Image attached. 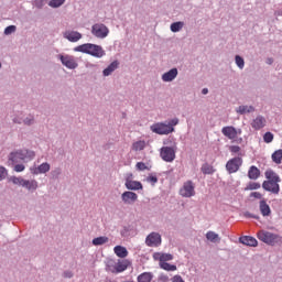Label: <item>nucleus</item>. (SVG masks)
I'll return each instance as SVG.
<instances>
[{"label":"nucleus","mask_w":282,"mask_h":282,"mask_svg":"<svg viewBox=\"0 0 282 282\" xmlns=\"http://www.w3.org/2000/svg\"><path fill=\"white\" fill-rule=\"evenodd\" d=\"M177 124H180V119L174 118L169 121L153 123L150 127V130L158 135H169L170 133L175 132V127H177Z\"/></svg>","instance_id":"f257e3e1"},{"label":"nucleus","mask_w":282,"mask_h":282,"mask_svg":"<svg viewBox=\"0 0 282 282\" xmlns=\"http://www.w3.org/2000/svg\"><path fill=\"white\" fill-rule=\"evenodd\" d=\"M36 154L32 150H15L8 155L9 166H14V164H20V162H32V159Z\"/></svg>","instance_id":"f03ea898"},{"label":"nucleus","mask_w":282,"mask_h":282,"mask_svg":"<svg viewBox=\"0 0 282 282\" xmlns=\"http://www.w3.org/2000/svg\"><path fill=\"white\" fill-rule=\"evenodd\" d=\"M74 52H82L83 54H89L95 56V58H102L105 56V50L102 46L91 43L82 44L74 48Z\"/></svg>","instance_id":"7ed1b4c3"},{"label":"nucleus","mask_w":282,"mask_h":282,"mask_svg":"<svg viewBox=\"0 0 282 282\" xmlns=\"http://www.w3.org/2000/svg\"><path fill=\"white\" fill-rule=\"evenodd\" d=\"M257 237L260 241L267 243V246H279L282 243V237L270 231L260 230L258 231Z\"/></svg>","instance_id":"20e7f679"},{"label":"nucleus","mask_w":282,"mask_h":282,"mask_svg":"<svg viewBox=\"0 0 282 282\" xmlns=\"http://www.w3.org/2000/svg\"><path fill=\"white\" fill-rule=\"evenodd\" d=\"M10 182L15 184L17 186H22V188H26L29 193H34L39 188V182L36 180H25L21 176H11Z\"/></svg>","instance_id":"39448f33"},{"label":"nucleus","mask_w":282,"mask_h":282,"mask_svg":"<svg viewBox=\"0 0 282 282\" xmlns=\"http://www.w3.org/2000/svg\"><path fill=\"white\" fill-rule=\"evenodd\" d=\"M91 34L96 36V39H107V36H109V28L104 23H96L91 26Z\"/></svg>","instance_id":"423d86ee"},{"label":"nucleus","mask_w":282,"mask_h":282,"mask_svg":"<svg viewBox=\"0 0 282 282\" xmlns=\"http://www.w3.org/2000/svg\"><path fill=\"white\" fill-rule=\"evenodd\" d=\"M57 58H59L62 65L67 67V69H76L78 67V62L74 55L59 54L57 55Z\"/></svg>","instance_id":"0eeeda50"},{"label":"nucleus","mask_w":282,"mask_h":282,"mask_svg":"<svg viewBox=\"0 0 282 282\" xmlns=\"http://www.w3.org/2000/svg\"><path fill=\"white\" fill-rule=\"evenodd\" d=\"M175 148L163 147L160 150V155L164 162H173L175 160Z\"/></svg>","instance_id":"6e6552de"},{"label":"nucleus","mask_w":282,"mask_h":282,"mask_svg":"<svg viewBox=\"0 0 282 282\" xmlns=\"http://www.w3.org/2000/svg\"><path fill=\"white\" fill-rule=\"evenodd\" d=\"M242 164H243V159H241L240 156H236L227 162L226 169L228 173H237V171L241 169Z\"/></svg>","instance_id":"1a4fd4ad"},{"label":"nucleus","mask_w":282,"mask_h":282,"mask_svg":"<svg viewBox=\"0 0 282 282\" xmlns=\"http://www.w3.org/2000/svg\"><path fill=\"white\" fill-rule=\"evenodd\" d=\"M280 182L274 181H264L262 183V188L268 193H273V195H279L281 191V186L279 185Z\"/></svg>","instance_id":"9d476101"},{"label":"nucleus","mask_w":282,"mask_h":282,"mask_svg":"<svg viewBox=\"0 0 282 282\" xmlns=\"http://www.w3.org/2000/svg\"><path fill=\"white\" fill-rule=\"evenodd\" d=\"M180 195L182 197L195 196V185H193V181H187L184 183L183 187L180 189Z\"/></svg>","instance_id":"9b49d317"},{"label":"nucleus","mask_w":282,"mask_h":282,"mask_svg":"<svg viewBox=\"0 0 282 282\" xmlns=\"http://www.w3.org/2000/svg\"><path fill=\"white\" fill-rule=\"evenodd\" d=\"M131 177H133V174H129V176L126 178V188H128V191H142V183L139 181H133Z\"/></svg>","instance_id":"f8f14e48"},{"label":"nucleus","mask_w":282,"mask_h":282,"mask_svg":"<svg viewBox=\"0 0 282 282\" xmlns=\"http://www.w3.org/2000/svg\"><path fill=\"white\" fill-rule=\"evenodd\" d=\"M147 246L152 248L153 246L158 247L162 243V236L158 232H151L145 239Z\"/></svg>","instance_id":"ddd939ff"},{"label":"nucleus","mask_w":282,"mask_h":282,"mask_svg":"<svg viewBox=\"0 0 282 282\" xmlns=\"http://www.w3.org/2000/svg\"><path fill=\"white\" fill-rule=\"evenodd\" d=\"M64 39H67L70 43H78L83 39V34L78 31H66L63 34Z\"/></svg>","instance_id":"4468645a"},{"label":"nucleus","mask_w":282,"mask_h":282,"mask_svg":"<svg viewBox=\"0 0 282 282\" xmlns=\"http://www.w3.org/2000/svg\"><path fill=\"white\" fill-rule=\"evenodd\" d=\"M123 204L133 205L134 202H138V194L133 192H123L121 195Z\"/></svg>","instance_id":"2eb2a0df"},{"label":"nucleus","mask_w":282,"mask_h":282,"mask_svg":"<svg viewBox=\"0 0 282 282\" xmlns=\"http://www.w3.org/2000/svg\"><path fill=\"white\" fill-rule=\"evenodd\" d=\"M223 135L228 138V140H236L237 139V128L232 126H227L221 129Z\"/></svg>","instance_id":"dca6fc26"},{"label":"nucleus","mask_w":282,"mask_h":282,"mask_svg":"<svg viewBox=\"0 0 282 282\" xmlns=\"http://www.w3.org/2000/svg\"><path fill=\"white\" fill-rule=\"evenodd\" d=\"M177 74H180V72L177 70V68L174 67L169 72L164 73L161 78L163 83H173V80L177 78Z\"/></svg>","instance_id":"f3484780"},{"label":"nucleus","mask_w":282,"mask_h":282,"mask_svg":"<svg viewBox=\"0 0 282 282\" xmlns=\"http://www.w3.org/2000/svg\"><path fill=\"white\" fill-rule=\"evenodd\" d=\"M267 122L268 121L265 120V117L259 115L256 119L252 120L251 127L256 131H259V130L263 129V127H265Z\"/></svg>","instance_id":"a211bd4d"},{"label":"nucleus","mask_w":282,"mask_h":282,"mask_svg":"<svg viewBox=\"0 0 282 282\" xmlns=\"http://www.w3.org/2000/svg\"><path fill=\"white\" fill-rule=\"evenodd\" d=\"M239 241L243 246H249L251 248H257V246H259V242L252 236H242L239 238Z\"/></svg>","instance_id":"6ab92c4d"},{"label":"nucleus","mask_w":282,"mask_h":282,"mask_svg":"<svg viewBox=\"0 0 282 282\" xmlns=\"http://www.w3.org/2000/svg\"><path fill=\"white\" fill-rule=\"evenodd\" d=\"M259 208L262 217H270L272 215V209L270 208V205H268V203L265 202V198H262L260 200Z\"/></svg>","instance_id":"aec40b11"},{"label":"nucleus","mask_w":282,"mask_h":282,"mask_svg":"<svg viewBox=\"0 0 282 282\" xmlns=\"http://www.w3.org/2000/svg\"><path fill=\"white\" fill-rule=\"evenodd\" d=\"M50 169H51L50 163L45 162V163H42L37 167L31 169V173L33 175H40V174H43V173H50Z\"/></svg>","instance_id":"412c9836"},{"label":"nucleus","mask_w":282,"mask_h":282,"mask_svg":"<svg viewBox=\"0 0 282 282\" xmlns=\"http://www.w3.org/2000/svg\"><path fill=\"white\" fill-rule=\"evenodd\" d=\"M129 268V260H119L118 263L115 264L112 272H124Z\"/></svg>","instance_id":"4be33fe9"},{"label":"nucleus","mask_w":282,"mask_h":282,"mask_svg":"<svg viewBox=\"0 0 282 282\" xmlns=\"http://www.w3.org/2000/svg\"><path fill=\"white\" fill-rule=\"evenodd\" d=\"M253 111L254 106L242 105L236 108V113H239L240 116H246V113H253Z\"/></svg>","instance_id":"5701e85b"},{"label":"nucleus","mask_w":282,"mask_h":282,"mask_svg":"<svg viewBox=\"0 0 282 282\" xmlns=\"http://www.w3.org/2000/svg\"><path fill=\"white\" fill-rule=\"evenodd\" d=\"M260 176H261V170H259V167L254 165L249 167V171H248L249 180H259Z\"/></svg>","instance_id":"b1692460"},{"label":"nucleus","mask_w":282,"mask_h":282,"mask_svg":"<svg viewBox=\"0 0 282 282\" xmlns=\"http://www.w3.org/2000/svg\"><path fill=\"white\" fill-rule=\"evenodd\" d=\"M267 182H281V177L273 170H267L264 173Z\"/></svg>","instance_id":"393cba45"},{"label":"nucleus","mask_w":282,"mask_h":282,"mask_svg":"<svg viewBox=\"0 0 282 282\" xmlns=\"http://www.w3.org/2000/svg\"><path fill=\"white\" fill-rule=\"evenodd\" d=\"M120 67V62L113 61L107 68L102 70L104 76H111V73Z\"/></svg>","instance_id":"a878e982"},{"label":"nucleus","mask_w":282,"mask_h":282,"mask_svg":"<svg viewBox=\"0 0 282 282\" xmlns=\"http://www.w3.org/2000/svg\"><path fill=\"white\" fill-rule=\"evenodd\" d=\"M113 250L115 254H117V257H119L120 259L129 257V251L122 246H116Z\"/></svg>","instance_id":"bb28decb"},{"label":"nucleus","mask_w":282,"mask_h":282,"mask_svg":"<svg viewBox=\"0 0 282 282\" xmlns=\"http://www.w3.org/2000/svg\"><path fill=\"white\" fill-rule=\"evenodd\" d=\"M138 282H151L153 281V273L151 272H144L141 273L138 278H137Z\"/></svg>","instance_id":"cd10ccee"},{"label":"nucleus","mask_w":282,"mask_h":282,"mask_svg":"<svg viewBox=\"0 0 282 282\" xmlns=\"http://www.w3.org/2000/svg\"><path fill=\"white\" fill-rule=\"evenodd\" d=\"M105 243H109V237L100 236L93 239V246H105Z\"/></svg>","instance_id":"c85d7f7f"},{"label":"nucleus","mask_w":282,"mask_h":282,"mask_svg":"<svg viewBox=\"0 0 282 282\" xmlns=\"http://www.w3.org/2000/svg\"><path fill=\"white\" fill-rule=\"evenodd\" d=\"M200 171L204 175H213L215 173V169H213V165L208 163H204L200 167Z\"/></svg>","instance_id":"c756f323"},{"label":"nucleus","mask_w":282,"mask_h":282,"mask_svg":"<svg viewBox=\"0 0 282 282\" xmlns=\"http://www.w3.org/2000/svg\"><path fill=\"white\" fill-rule=\"evenodd\" d=\"M159 265L162 270H166V272H175V270H177L175 264H171L169 262H159Z\"/></svg>","instance_id":"7c9ffc66"},{"label":"nucleus","mask_w":282,"mask_h":282,"mask_svg":"<svg viewBox=\"0 0 282 282\" xmlns=\"http://www.w3.org/2000/svg\"><path fill=\"white\" fill-rule=\"evenodd\" d=\"M171 32L177 33V32H182V30L184 29V22L182 21H177L174 22L170 25Z\"/></svg>","instance_id":"2f4dec72"},{"label":"nucleus","mask_w":282,"mask_h":282,"mask_svg":"<svg viewBox=\"0 0 282 282\" xmlns=\"http://www.w3.org/2000/svg\"><path fill=\"white\" fill-rule=\"evenodd\" d=\"M206 239L208 241H212V243H217V241H221V239L219 238V235H217L215 231H208L206 234Z\"/></svg>","instance_id":"473e14b6"},{"label":"nucleus","mask_w":282,"mask_h":282,"mask_svg":"<svg viewBox=\"0 0 282 282\" xmlns=\"http://www.w3.org/2000/svg\"><path fill=\"white\" fill-rule=\"evenodd\" d=\"M272 161L275 164H281L282 162V150H276L273 154H272Z\"/></svg>","instance_id":"72a5a7b5"},{"label":"nucleus","mask_w":282,"mask_h":282,"mask_svg":"<svg viewBox=\"0 0 282 282\" xmlns=\"http://www.w3.org/2000/svg\"><path fill=\"white\" fill-rule=\"evenodd\" d=\"M145 147H147V142L137 141L133 143L132 149H133V151H144Z\"/></svg>","instance_id":"f704fd0d"},{"label":"nucleus","mask_w":282,"mask_h":282,"mask_svg":"<svg viewBox=\"0 0 282 282\" xmlns=\"http://www.w3.org/2000/svg\"><path fill=\"white\" fill-rule=\"evenodd\" d=\"M235 61H236V65H237V67H239V69H243V67H246V61L243 59V57H241V55H236Z\"/></svg>","instance_id":"c9c22d12"},{"label":"nucleus","mask_w":282,"mask_h":282,"mask_svg":"<svg viewBox=\"0 0 282 282\" xmlns=\"http://www.w3.org/2000/svg\"><path fill=\"white\" fill-rule=\"evenodd\" d=\"M35 120H34V116L29 115L26 118H24L22 120V123L25 124L26 127H32V124H34Z\"/></svg>","instance_id":"e433bc0d"},{"label":"nucleus","mask_w":282,"mask_h":282,"mask_svg":"<svg viewBox=\"0 0 282 282\" xmlns=\"http://www.w3.org/2000/svg\"><path fill=\"white\" fill-rule=\"evenodd\" d=\"M65 3V0H51L48 2L50 8H61Z\"/></svg>","instance_id":"4c0bfd02"},{"label":"nucleus","mask_w":282,"mask_h":282,"mask_svg":"<svg viewBox=\"0 0 282 282\" xmlns=\"http://www.w3.org/2000/svg\"><path fill=\"white\" fill-rule=\"evenodd\" d=\"M166 261H173V254L162 253V256L160 258V263H166Z\"/></svg>","instance_id":"58836bf2"},{"label":"nucleus","mask_w":282,"mask_h":282,"mask_svg":"<svg viewBox=\"0 0 282 282\" xmlns=\"http://www.w3.org/2000/svg\"><path fill=\"white\" fill-rule=\"evenodd\" d=\"M17 32V25H9L4 29L6 36H10V34H14Z\"/></svg>","instance_id":"ea45409f"},{"label":"nucleus","mask_w":282,"mask_h":282,"mask_svg":"<svg viewBox=\"0 0 282 282\" xmlns=\"http://www.w3.org/2000/svg\"><path fill=\"white\" fill-rule=\"evenodd\" d=\"M259 188H261L260 183H249L246 191H259Z\"/></svg>","instance_id":"a19ab883"},{"label":"nucleus","mask_w":282,"mask_h":282,"mask_svg":"<svg viewBox=\"0 0 282 282\" xmlns=\"http://www.w3.org/2000/svg\"><path fill=\"white\" fill-rule=\"evenodd\" d=\"M272 140H274V134H272V132H265L263 135V141L267 144H270V142H272Z\"/></svg>","instance_id":"79ce46f5"},{"label":"nucleus","mask_w":282,"mask_h":282,"mask_svg":"<svg viewBox=\"0 0 282 282\" xmlns=\"http://www.w3.org/2000/svg\"><path fill=\"white\" fill-rule=\"evenodd\" d=\"M13 166V171H15V173H23V171H25V165L23 164L15 163Z\"/></svg>","instance_id":"37998d69"},{"label":"nucleus","mask_w":282,"mask_h":282,"mask_svg":"<svg viewBox=\"0 0 282 282\" xmlns=\"http://www.w3.org/2000/svg\"><path fill=\"white\" fill-rule=\"evenodd\" d=\"M33 6L37 8V10H41L45 6V0H34Z\"/></svg>","instance_id":"c03bdc74"},{"label":"nucleus","mask_w":282,"mask_h":282,"mask_svg":"<svg viewBox=\"0 0 282 282\" xmlns=\"http://www.w3.org/2000/svg\"><path fill=\"white\" fill-rule=\"evenodd\" d=\"M8 177V170L6 167L0 166V182H3Z\"/></svg>","instance_id":"a18cd8bd"},{"label":"nucleus","mask_w":282,"mask_h":282,"mask_svg":"<svg viewBox=\"0 0 282 282\" xmlns=\"http://www.w3.org/2000/svg\"><path fill=\"white\" fill-rule=\"evenodd\" d=\"M62 276L64 279H73L74 278V272L70 271V270H66V271L63 272Z\"/></svg>","instance_id":"49530a36"},{"label":"nucleus","mask_w":282,"mask_h":282,"mask_svg":"<svg viewBox=\"0 0 282 282\" xmlns=\"http://www.w3.org/2000/svg\"><path fill=\"white\" fill-rule=\"evenodd\" d=\"M135 167L138 171H147V164H144L143 162H138Z\"/></svg>","instance_id":"de8ad7c7"},{"label":"nucleus","mask_w":282,"mask_h":282,"mask_svg":"<svg viewBox=\"0 0 282 282\" xmlns=\"http://www.w3.org/2000/svg\"><path fill=\"white\" fill-rule=\"evenodd\" d=\"M243 216L248 219H259V216L251 214L250 212H245Z\"/></svg>","instance_id":"09e8293b"},{"label":"nucleus","mask_w":282,"mask_h":282,"mask_svg":"<svg viewBox=\"0 0 282 282\" xmlns=\"http://www.w3.org/2000/svg\"><path fill=\"white\" fill-rule=\"evenodd\" d=\"M229 151H230L231 153H239V151H241V148H240L239 145H231V147L229 148Z\"/></svg>","instance_id":"8fccbe9b"},{"label":"nucleus","mask_w":282,"mask_h":282,"mask_svg":"<svg viewBox=\"0 0 282 282\" xmlns=\"http://www.w3.org/2000/svg\"><path fill=\"white\" fill-rule=\"evenodd\" d=\"M250 197H254L256 199H263V195L259 192L251 193Z\"/></svg>","instance_id":"3c124183"},{"label":"nucleus","mask_w":282,"mask_h":282,"mask_svg":"<svg viewBox=\"0 0 282 282\" xmlns=\"http://www.w3.org/2000/svg\"><path fill=\"white\" fill-rule=\"evenodd\" d=\"M61 173H62V171H61L59 167H56L55 170H53L51 172L52 176L55 177V178L58 177V175H61Z\"/></svg>","instance_id":"603ef678"},{"label":"nucleus","mask_w":282,"mask_h":282,"mask_svg":"<svg viewBox=\"0 0 282 282\" xmlns=\"http://www.w3.org/2000/svg\"><path fill=\"white\" fill-rule=\"evenodd\" d=\"M172 282H186L184 281V279L182 278V275H174L172 279H171Z\"/></svg>","instance_id":"864d4df0"},{"label":"nucleus","mask_w":282,"mask_h":282,"mask_svg":"<svg viewBox=\"0 0 282 282\" xmlns=\"http://www.w3.org/2000/svg\"><path fill=\"white\" fill-rule=\"evenodd\" d=\"M148 182H151V184H158V176L155 175H150L148 177Z\"/></svg>","instance_id":"5fc2aeb1"},{"label":"nucleus","mask_w":282,"mask_h":282,"mask_svg":"<svg viewBox=\"0 0 282 282\" xmlns=\"http://www.w3.org/2000/svg\"><path fill=\"white\" fill-rule=\"evenodd\" d=\"M159 281H161V282H169V275H166V274H161V275L159 276Z\"/></svg>","instance_id":"6e6d98bb"},{"label":"nucleus","mask_w":282,"mask_h":282,"mask_svg":"<svg viewBox=\"0 0 282 282\" xmlns=\"http://www.w3.org/2000/svg\"><path fill=\"white\" fill-rule=\"evenodd\" d=\"M13 122H14V124H23V119L15 117V118H13Z\"/></svg>","instance_id":"4d7b16f0"},{"label":"nucleus","mask_w":282,"mask_h":282,"mask_svg":"<svg viewBox=\"0 0 282 282\" xmlns=\"http://www.w3.org/2000/svg\"><path fill=\"white\" fill-rule=\"evenodd\" d=\"M161 257H162V253H154L153 259L155 261H160Z\"/></svg>","instance_id":"13d9d810"},{"label":"nucleus","mask_w":282,"mask_h":282,"mask_svg":"<svg viewBox=\"0 0 282 282\" xmlns=\"http://www.w3.org/2000/svg\"><path fill=\"white\" fill-rule=\"evenodd\" d=\"M275 17H282V10H278L274 12Z\"/></svg>","instance_id":"bf43d9fd"},{"label":"nucleus","mask_w":282,"mask_h":282,"mask_svg":"<svg viewBox=\"0 0 282 282\" xmlns=\"http://www.w3.org/2000/svg\"><path fill=\"white\" fill-rule=\"evenodd\" d=\"M202 94H203V96H206L208 94V88H203Z\"/></svg>","instance_id":"052dcab7"},{"label":"nucleus","mask_w":282,"mask_h":282,"mask_svg":"<svg viewBox=\"0 0 282 282\" xmlns=\"http://www.w3.org/2000/svg\"><path fill=\"white\" fill-rule=\"evenodd\" d=\"M241 133H242L241 129H236V138H237L238 135H241Z\"/></svg>","instance_id":"680f3d73"},{"label":"nucleus","mask_w":282,"mask_h":282,"mask_svg":"<svg viewBox=\"0 0 282 282\" xmlns=\"http://www.w3.org/2000/svg\"><path fill=\"white\" fill-rule=\"evenodd\" d=\"M272 63H273V59H272V58H269V59H268V64H269V65H272Z\"/></svg>","instance_id":"e2e57ef3"},{"label":"nucleus","mask_w":282,"mask_h":282,"mask_svg":"<svg viewBox=\"0 0 282 282\" xmlns=\"http://www.w3.org/2000/svg\"><path fill=\"white\" fill-rule=\"evenodd\" d=\"M238 142H243V139H242V138H240Z\"/></svg>","instance_id":"0e129e2a"},{"label":"nucleus","mask_w":282,"mask_h":282,"mask_svg":"<svg viewBox=\"0 0 282 282\" xmlns=\"http://www.w3.org/2000/svg\"><path fill=\"white\" fill-rule=\"evenodd\" d=\"M0 69H1V62H0Z\"/></svg>","instance_id":"69168bd1"}]
</instances>
